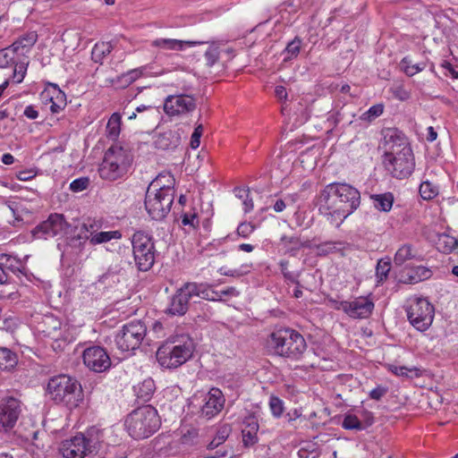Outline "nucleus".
Listing matches in <instances>:
<instances>
[{"instance_id": "obj_2", "label": "nucleus", "mask_w": 458, "mask_h": 458, "mask_svg": "<svg viewBox=\"0 0 458 458\" xmlns=\"http://www.w3.org/2000/svg\"><path fill=\"white\" fill-rule=\"evenodd\" d=\"M267 347L274 355L297 361L306 352L307 343L298 331L290 327H280L268 335Z\"/></svg>"}, {"instance_id": "obj_1", "label": "nucleus", "mask_w": 458, "mask_h": 458, "mask_svg": "<svg viewBox=\"0 0 458 458\" xmlns=\"http://www.w3.org/2000/svg\"><path fill=\"white\" fill-rule=\"evenodd\" d=\"M318 201L320 213L330 225L339 227L359 208L360 193L349 183L333 182L320 191Z\"/></svg>"}, {"instance_id": "obj_45", "label": "nucleus", "mask_w": 458, "mask_h": 458, "mask_svg": "<svg viewBox=\"0 0 458 458\" xmlns=\"http://www.w3.org/2000/svg\"><path fill=\"white\" fill-rule=\"evenodd\" d=\"M388 369L398 377H411L412 375L419 376V369L416 367L407 368L405 366L389 365Z\"/></svg>"}, {"instance_id": "obj_57", "label": "nucleus", "mask_w": 458, "mask_h": 458, "mask_svg": "<svg viewBox=\"0 0 458 458\" xmlns=\"http://www.w3.org/2000/svg\"><path fill=\"white\" fill-rule=\"evenodd\" d=\"M392 93L395 98L401 101H405L411 97L410 92L403 85L394 86L392 89Z\"/></svg>"}, {"instance_id": "obj_41", "label": "nucleus", "mask_w": 458, "mask_h": 458, "mask_svg": "<svg viewBox=\"0 0 458 458\" xmlns=\"http://www.w3.org/2000/svg\"><path fill=\"white\" fill-rule=\"evenodd\" d=\"M250 267L251 265L250 264H242L238 268H227L226 267H221L218 268L217 272L222 276L238 278L247 275L250 271Z\"/></svg>"}, {"instance_id": "obj_55", "label": "nucleus", "mask_w": 458, "mask_h": 458, "mask_svg": "<svg viewBox=\"0 0 458 458\" xmlns=\"http://www.w3.org/2000/svg\"><path fill=\"white\" fill-rule=\"evenodd\" d=\"M89 184V179L88 177H80L70 183V190L73 192H79L86 190Z\"/></svg>"}, {"instance_id": "obj_34", "label": "nucleus", "mask_w": 458, "mask_h": 458, "mask_svg": "<svg viewBox=\"0 0 458 458\" xmlns=\"http://www.w3.org/2000/svg\"><path fill=\"white\" fill-rule=\"evenodd\" d=\"M21 56L18 55V53L15 49L10 46L8 47L3 48L0 50V68H7L9 66H13L15 62H17L18 58Z\"/></svg>"}, {"instance_id": "obj_3", "label": "nucleus", "mask_w": 458, "mask_h": 458, "mask_svg": "<svg viewBox=\"0 0 458 458\" xmlns=\"http://www.w3.org/2000/svg\"><path fill=\"white\" fill-rule=\"evenodd\" d=\"M133 161V155L127 144L117 142L105 153L98 173L102 179L115 181L125 175Z\"/></svg>"}, {"instance_id": "obj_63", "label": "nucleus", "mask_w": 458, "mask_h": 458, "mask_svg": "<svg viewBox=\"0 0 458 458\" xmlns=\"http://www.w3.org/2000/svg\"><path fill=\"white\" fill-rule=\"evenodd\" d=\"M441 67L445 70V75L450 74L454 79L458 78V72L454 68V66L447 61H444L441 64Z\"/></svg>"}, {"instance_id": "obj_9", "label": "nucleus", "mask_w": 458, "mask_h": 458, "mask_svg": "<svg viewBox=\"0 0 458 458\" xmlns=\"http://www.w3.org/2000/svg\"><path fill=\"white\" fill-rule=\"evenodd\" d=\"M409 322L419 331H426L434 319V306L422 297L414 298L406 308Z\"/></svg>"}, {"instance_id": "obj_47", "label": "nucleus", "mask_w": 458, "mask_h": 458, "mask_svg": "<svg viewBox=\"0 0 458 458\" xmlns=\"http://www.w3.org/2000/svg\"><path fill=\"white\" fill-rule=\"evenodd\" d=\"M342 427L345 429H356L362 430L365 428L362 422L358 419L356 415L346 414L342 422Z\"/></svg>"}, {"instance_id": "obj_23", "label": "nucleus", "mask_w": 458, "mask_h": 458, "mask_svg": "<svg viewBox=\"0 0 458 458\" xmlns=\"http://www.w3.org/2000/svg\"><path fill=\"white\" fill-rule=\"evenodd\" d=\"M42 98L51 103L50 110L53 114H57L66 106V96L56 84H50V88L41 94Z\"/></svg>"}, {"instance_id": "obj_48", "label": "nucleus", "mask_w": 458, "mask_h": 458, "mask_svg": "<svg viewBox=\"0 0 458 458\" xmlns=\"http://www.w3.org/2000/svg\"><path fill=\"white\" fill-rule=\"evenodd\" d=\"M402 67L404 72L408 76H413L414 74L421 72L425 68L423 64H411L408 57H404L401 62Z\"/></svg>"}, {"instance_id": "obj_60", "label": "nucleus", "mask_w": 458, "mask_h": 458, "mask_svg": "<svg viewBox=\"0 0 458 458\" xmlns=\"http://www.w3.org/2000/svg\"><path fill=\"white\" fill-rule=\"evenodd\" d=\"M230 432H231L230 426L225 425V426L221 427L217 430L216 435L215 437L216 438V442H218V444H223L229 437Z\"/></svg>"}, {"instance_id": "obj_54", "label": "nucleus", "mask_w": 458, "mask_h": 458, "mask_svg": "<svg viewBox=\"0 0 458 458\" xmlns=\"http://www.w3.org/2000/svg\"><path fill=\"white\" fill-rule=\"evenodd\" d=\"M181 217L183 226H189L191 229H196L199 226V218L196 213H184Z\"/></svg>"}, {"instance_id": "obj_22", "label": "nucleus", "mask_w": 458, "mask_h": 458, "mask_svg": "<svg viewBox=\"0 0 458 458\" xmlns=\"http://www.w3.org/2000/svg\"><path fill=\"white\" fill-rule=\"evenodd\" d=\"M259 421L255 415L245 417L242 428V445L245 448H250L259 442Z\"/></svg>"}, {"instance_id": "obj_30", "label": "nucleus", "mask_w": 458, "mask_h": 458, "mask_svg": "<svg viewBox=\"0 0 458 458\" xmlns=\"http://www.w3.org/2000/svg\"><path fill=\"white\" fill-rule=\"evenodd\" d=\"M17 364V354L6 347H0V370L11 372Z\"/></svg>"}, {"instance_id": "obj_56", "label": "nucleus", "mask_w": 458, "mask_h": 458, "mask_svg": "<svg viewBox=\"0 0 458 458\" xmlns=\"http://www.w3.org/2000/svg\"><path fill=\"white\" fill-rule=\"evenodd\" d=\"M255 230V226L251 223L243 222L237 227V234L242 238H247Z\"/></svg>"}, {"instance_id": "obj_11", "label": "nucleus", "mask_w": 458, "mask_h": 458, "mask_svg": "<svg viewBox=\"0 0 458 458\" xmlns=\"http://www.w3.org/2000/svg\"><path fill=\"white\" fill-rule=\"evenodd\" d=\"M191 87L184 85L182 92L169 95L164 102V111L170 116L186 114L196 109V98L190 94Z\"/></svg>"}, {"instance_id": "obj_39", "label": "nucleus", "mask_w": 458, "mask_h": 458, "mask_svg": "<svg viewBox=\"0 0 458 458\" xmlns=\"http://www.w3.org/2000/svg\"><path fill=\"white\" fill-rule=\"evenodd\" d=\"M301 46V40L295 37L291 42H289L282 53L284 55V61L287 62L293 58H296L300 53Z\"/></svg>"}, {"instance_id": "obj_37", "label": "nucleus", "mask_w": 458, "mask_h": 458, "mask_svg": "<svg viewBox=\"0 0 458 458\" xmlns=\"http://www.w3.org/2000/svg\"><path fill=\"white\" fill-rule=\"evenodd\" d=\"M122 237V233L120 231H109V232H98L95 234H92V237L89 239V242L92 245H97L104 242H110L111 240H117Z\"/></svg>"}, {"instance_id": "obj_61", "label": "nucleus", "mask_w": 458, "mask_h": 458, "mask_svg": "<svg viewBox=\"0 0 458 458\" xmlns=\"http://www.w3.org/2000/svg\"><path fill=\"white\" fill-rule=\"evenodd\" d=\"M290 202H291V199L289 197H286L284 199H282V198L276 199L273 205V209L276 213L283 212L285 209V208L289 205Z\"/></svg>"}, {"instance_id": "obj_19", "label": "nucleus", "mask_w": 458, "mask_h": 458, "mask_svg": "<svg viewBox=\"0 0 458 458\" xmlns=\"http://www.w3.org/2000/svg\"><path fill=\"white\" fill-rule=\"evenodd\" d=\"M187 284L185 283L172 296L166 313L173 316H182L189 310L190 301L192 299Z\"/></svg>"}, {"instance_id": "obj_21", "label": "nucleus", "mask_w": 458, "mask_h": 458, "mask_svg": "<svg viewBox=\"0 0 458 458\" xmlns=\"http://www.w3.org/2000/svg\"><path fill=\"white\" fill-rule=\"evenodd\" d=\"M183 136L184 131L182 128L169 129L158 133L154 143L157 148L174 150L181 145Z\"/></svg>"}, {"instance_id": "obj_10", "label": "nucleus", "mask_w": 458, "mask_h": 458, "mask_svg": "<svg viewBox=\"0 0 458 458\" xmlns=\"http://www.w3.org/2000/svg\"><path fill=\"white\" fill-rule=\"evenodd\" d=\"M147 327L140 320L125 324L116 334L114 342L122 352H132L140 347L146 336Z\"/></svg>"}, {"instance_id": "obj_8", "label": "nucleus", "mask_w": 458, "mask_h": 458, "mask_svg": "<svg viewBox=\"0 0 458 458\" xmlns=\"http://www.w3.org/2000/svg\"><path fill=\"white\" fill-rule=\"evenodd\" d=\"M132 251L135 264L139 270L148 271L155 263L156 249L150 235L138 231L131 238Z\"/></svg>"}, {"instance_id": "obj_28", "label": "nucleus", "mask_w": 458, "mask_h": 458, "mask_svg": "<svg viewBox=\"0 0 458 458\" xmlns=\"http://www.w3.org/2000/svg\"><path fill=\"white\" fill-rule=\"evenodd\" d=\"M38 40V34L36 31H30L21 36L11 46L18 53L21 57H27L26 55L30 51L31 47Z\"/></svg>"}, {"instance_id": "obj_14", "label": "nucleus", "mask_w": 458, "mask_h": 458, "mask_svg": "<svg viewBox=\"0 0 458 458\" xmlns=\"http://www.w3.org/2000/svg\"><path fill=\"white\" fill-rule=\"evenodd\" d=\"M69 224L65 221L64 216L62 214H51L48 218L31 230L34 239H44L67 233Z\"/></svg>"}, {"instance_id": "obj_35", "label": "nucleus", "mask_w": 458, "mask_h": 458, "mask_svg": "<svg viewBox=\"0 0 458 458\" xmlns=\"http://www.w3.org/2000/svg\"><path fill=\"white\" fill-rule=\"evenodd\" d=\"M113 46L110 42L97 43L92 51L91 57L95 63H101L102 60L111 53Z\"/></svg>"}, {"instance_id": "obj_44", "label": "nucleus", "mask_w": 458, "mask_h": 458, "mask_svg": "<svg viewBox=\"0 0 458 458\" xmlns=\"http://www.w3.org/2000/svg\"><path fill=\"white\" fill-rule=\"evenodd\" d=\"M101 227L102 222L100 220L88 218L81 224L79 230L83 234L87 233L90 238L92 237V234L97 233Z\"/></svg>"}, {"instance_id": "obj_24", "label": "nucleus", "mask_w": 458, "mask_h": 458, "mask_svg": "<svg viewBox=\"0 0 458 458\" xmlns=\"http://www.w3.org/2000/svg\"><path fill=\"white\" fill-rule=\"evenodd\" d=\"M280 246L284 250V254L291 257H296L299 251L303 248H311L310 242H302L297 235H282L280 238Z\"/></svg>"}, {"instance_id": "obj_31", "label": "nucleus", "mask_w": 458, "mask_h": 458, "mask_svg": "<svg viewBox=\"0 0 458 458\" xmlns=\"http://www.w3.org/2000/svg\"><path fill=\"white\" fill-rule=\"evenodd\" d=\"M155 389V382L150 377L144 379L138 386H134V392L137 398L144 403L150 400Z\"/></svg>"}, {"instance_id": "obj_59", "label": "nucleus", "mask_w": 458, "mask_h": 458, "mask_svg": "<svg viewBox=\"0 0 458 458\" xmlns=\"http://www.w3.org/2000/svg\"><path fill=\"white\" fill-rule=\"evenodd\" d=\"M442 240L445 244V246L443 247V251L451 252V251L456 250V245L458 244V240H456L454 237L444 235L442 237Z\"/></svg>"}, {"instance_id": "obj_7", "label": "nucleus", "mask_w": 458, "mask_h": 458, "mask_svg": "<svg viewBox=\"0 0 458 458\" xmlns=\"http://www.w3.org/2000/svg\"><path fill=\"white\" fill-rule=\"evenodd\" d=\"M174 189L160 185L158 179L148 185L145 197V208L153 220L161 221L167 216L174 202Z\"/></svg>"}, {"instance_id": "obj_58", "label": "nucleus", "mask_w": 458, "mask_h": 458, "mask_svg": "<svg viewBox=\"0 0 458 458\" xmlns=\"http://www.w3.org/2000/svg\"><path fill=\"white\" fill-rule=\"evenodd\" d=\"M203 132V126L201 124L198 125L191 137L190 146L191 148L195 149L199 148L200 144V137Z\"/></svg>"}, {"instance_id": "obj_40", "label": "nucleus", "mask_w": 458, "mask_h": 458, "mask_svg": "<svg viewBox=\"0 0 458 458\" xmlns=\"http://www.w3.org/2000/svg\"><path fill=\"white\" fill-rule=\"evenodd\" d=\"M391 269L390 259H380L376 267L377 283L382 284L387 279Z\"/></svg>"}, {"instance_id": "obj_29", "label": "nucleus", "mask_w": 458, "mask_h": 458, "mask_svg": "<svg viewBox=\"0 0 458 458\" xmlns=\"http://www.w3.org/2000/svg\"><path fill=\"white\" fill-rule=\"evenodd\" d=\"M347 246L349 244L344 242H324L314 245L312 248L316 250L318 256H327L336 252L343 254Z\"/></svg>"}, {"instance_id": "obj_13", "label": "nucleus", "mask_w": 458, "mask_h": 458, "mask_svg": "<svg viewBox=\"0 0 458 458\" xmlns=\"http://www.w3.org/2000/svg\"><path fill=\"white\" fill-rule=\"evenodd\" d=\"M23 411L22 402L13 396L0 399V431L9 432L16 425Z\"/></svg>"}, {"instance_id": "obj_53", "label": "nucleus", "mask_w": 458, "mask_h": 458, "mask_svg": "<svg viewBox=\"0 0 458 458\" xmlns=\"http://www.w3.org/2000/svg\"><path fill=\"white\" fill-rule=\"evenodd\" d=\"M143 73V70L141 68L132 69L121 76V79L124 81L126 86L134 82L137 79H139Z\"/></svg>"}, {"instance_id": "obj_4", "label": "nucleus", "mask_w": 458, "mask_h": 458, "mask_svg": "<svg viewBox=\"0 0 458 458\" xmlns=\"http://www.w3.org/2000/svg\"><path fill=\"white\" fill-rule=\"evenodd\" d=\"M125 428L134 439H144L158 430L161 420L157 411L151 405L133 410L125 420Z\"/></svg>"}, {"instance_id": "obj_16", "label": "nucleus", "mask_w": 458, "mask_h": 458, "mask_svg": "<svg viewBox=\"0 0 458 458\" xmlns=\"http://www.w3.org/2000/svg\"><path fill=\"white\" fill-rule=\"evenodd\" d=\"M384 157L403 153L411 148L405 135L396 128H387L383 131Z\"/></svg>"}, {"instance_id": "obj_38", "label": "nucleus", "mask_w": 458, "mask_h": 458, "mask_svg": "<svg viewBox=\"0 0 458 458\" xmlns=\"http://www.w3.org/2000/svg\"><path fill=\"white\" fill-rule=\"evenodd\" d=\"M414 258L415 254L410 244H404L396 251L394 258V262L396 266H402L407 260L412 259Z\"/></svg>"}, {"instance_id": "obj_42", "label": "nucleus", "mask_w": 458, "mask_h": 458, "mask_svg": "<svg viewBox=\"0 0 458 458\" xmlns=\"http://www.w3.org/2000/svg\"><path fill=\"white\" fill-rule=\"evenodd\" d=\"M14 69H13V79L15 82L21 83L26 74L27 67L29 65L28 57H20L17 62H15Z\"/></svg>"}, {"instance_id": "obj_18", "label": "nucleus", "mask_w": 458, "mask_h": 458, "mask_svg": "<svg viewBox=\"0 0 458 458\" xmlns=\"http://www.w3.org/2000/svg\"><path fill=\"white\" fill-rule=\"evenodd\" d=\"M59 452L64 458H83L89 451L86 445L84 434L79 433L74 437L64 440L59 447Z\"/></svg>"}, {"instance_id": "obj_46", "label": "nucleus", "mask_w": 458, "mask_h": 458, "mask_svg": "<svg viewBox=\"0 0 458 458\" xmlns=\"http://www.w3.org/2000/svg\"><path fill=\"white\" fill-rule=\"evenodd\" d=\"M420 194L424 199H432L438 194V188L430 182L426 181L420 186Z\"/></svg>"}, {"instance_id": "obj_62", "label": "nucleus", "mask_w": 458, "mask_h": 458, "mask_svg": "<svg viewBox=\"0 0 458 458\" xmlns=\"http://www.w3.org/2000/svg\"><path fill=\"white\" fill-rule=\"evenodd\" d=\"M387 393V388L378 386L369 392V397L373 400L379 401Z\"/></svg>"}, {"instance_id": "obj_6", "label": "nucleus", "mask_w": 458, "mask_h": 458, "mask_svg": "<svg viewBox=\"0 0 458 458\" xmlns=\"http://www.w3.org/2000/svg\"><path fill=\"white\" fill-rule=\"evenodd\" d=\"M193 351L192 340L188 335H182L162 344L157 351V360L164 368L175 369L185 363Z\"/></svg>"}, {"instance_id": "obj_50", "label": "nucleus", "mask_w": 458, "mask_h": 458, "mask_svg": "<svg viewBox=\"0 0 458 458\" xmlns=\"http://www.w3.org/2000/svg\"><path fill=\"white\" fill-rule=\"evenodd\" d=\"M19 263V261L7 254H2L0 256V267H2L3 270L5 271V269L11 270L13 272H15L16 270H19V267L16 266Z\"/></svg>"}, {"instance_id": "obj_26", "label": "nucleus", "mask_w": 458, "mask_h": 458, "mask_svg": "<svg viewBox=\"0 0 458 458\" xmlns=\"http://www.w3.org/2000/svg\"><path fill=\"white\" fill-rule=\"evenodd\" d=\"M186 284L192 299L199 298L211 301H219L220 294L217 291L213 290L210 285L202 283L198 284L196 282H188Z\"/></svg>"}, {"instance_id": "obj_36", "label": "nucleus", "mask_w": 458, "mask_h": 458, "mask_svg": "<svg viewBox=\"0 0 458 458\" xmlns=\"http://www.w3.org/2000/svg\"><path fill=\"white\" fill-rule=\"evenodd\" d=\"M84 437L89 453H92L102 441V431L95 427H92L87 430L86 434H84Z\"/></svg>"}, {"instance_id": "obj_20", "label": "nucleus", "mask_w": 458, "mask_h": 458, "mask_svg": "<svg viewBox=\"0 0 458 458\" xmlns=\"http://www.w3.org/2000/svg\"><path fill=\"white\" fill-rule=\"evenodd\" d=\"M344 313L355 319L368 318L374 310L373 301L362 296L349 301V304H344Z\"/></svg>"}, {"instance_id": "obj_64", "label": "nucleus", "mask_w": 458, "mask_h": 458, "mask_svg": "<svg viewBox=\"0 0 458 458\" xmlns=\"http://www.w3.org/2000/svg\"><path fill=\"white\" fill-rule=\"evenodd\" d=\"M23 114L27 118L30 120H35L38 117V112L34 108L33 106H26Z\"/></svg>"}, {"instance_id": "obj_52", "label": "nucleus", "mask_w": 458, "mask_h": 458, "mask_svg": "<svg viewBox=\"0 0 458 458\" xmlns=\"http://www.w3.org/2000/svg\"><path fill=\"white\" fill-rule=\"evenodd\" d=\"M269 407L272 414L278 418L284 412V404L281 399L276 396H271L269 400Z\"/></svg>"}, {"instance_id": "obj_25", "label": "nucleus", "mask_w": 458, "mask_h": 458, "mask_svg": "<svg viewBox=\"0 0 458 458\" xmlns=\"http://www.w3.org/2000/svg\"><path fill=\"white\" fill-rule=\"evenodd\" d=\"M432 276V271L423 266L414 267L404 270L400 276L399 281L403 284H414L427 280Z\"/></svg>"}, {"instance_id": "obj_49", "label": "nucleus", "mask_w": 458, "mask_h": 458, "mask_svg": "<svg viewBox=\"0 0 458 458\" xmlns=\"http://www.w3.org/2000/svg\"><path fill=\"white\" fill-rule=\"evenodd\" d=\"M384 106L377 104L370 106L368 111L360 115V119L367 122H371L383 114Z\"/></svg>"}, {"instance_id": "obj_15", "label": "nucleus", "mask_w": 458, "mask_h": 458, "mask_svg": "<svg viewBox=\"0 0 458 458\" xmlns=\"http://www.w3.org/2000/svg\"><path fill=\"white\" fill-rule=\"evenodd\" d=\"M83 363L90 370L104 372L111 367V359L106 350L99 345L86 348L82 354Z\"/></svg>"}, {"instance_id": "obj_33", "label": "nucleus", "mask_w": 458, "mask_h": 458, "mask_svg": "<svg viewBox=\"0 0 458 458\" xmlns=\"http://www.w3.org/2000/svg\"><path fill=\"white\" fill-rule=\"evenodd\" d=\"M88 240H89V235L87 233L85 234H83L79 230L78 233H76L72 236L67 237L66 244H67V247H69L72 250V251H74L76 254H79L84 249V246Z\"/></svg>"}, {"instance_id": "obj_32", "label": "nucleus", "mask_w": 458, "mask_h": 458, "mask_svg": "<svg viewBox=\"0 0 458 458\" xmlns=\"http://www.w3.org/2000/svg\"><path fill=\"white\" fill-rule=\"evenodd\" d=\"M373 206L376 209L382 212H389L393 207L394 195L392 192H385L380 194H373L370 196Z\"/></svg>"}, {"instance_id": "obj_43", "label": "nucleus", "mask_w": 458, "mask_h": 458, "mask_svg": "<svg viewBox=\"0 0 458 458\" xmlns=\"http://www.w3.org/2000/svg\"><path fill=\"white\" fill-rule=\"evenodd\" d=\"M121 115L114 113L109 118L106 125L107 134L112 139H116L120 133Z\"/></svg>"}, {"instance_id": "obj_12", "label": "nucleus", "mask_w": 458, "mask_h": 458, "mask_svg": "<svg viewBox=\"0 0 458 458\" xmlns=\"http://www.w3.org/2000/svg\"><path fill=\"white\" fill-rule=\"evenodd\" d=\"M384 165L386 171L397 179L409 177L415 167V161L411 148H407L403 153L384 157Z\"/></svg>"}, {"instance_id": "obj_27", "label": "nucleus", "mask_w": 458, "mask_h": 458, "mask_svg": "<svg viewBox=\"0 0 458 458\" xmlns=\"http://www.w3.org/2000/svg\"><path fill=\"white\" fill-rule=\"evenodd\" d=\"M207 41H192V40H179L173 38H157L152 41L151 46L159 47L166 50H177L181 51L184 49V47H194L201 44H208Z\"/></svg>"}, {"instance_id": "obj_17", "label": "nucleus", "mask_w": 458, "mask_h": 458, "mask_svg": "<svg viewBox=\"0 0 458 458\" xmlns=\"http://www.w3.org/2000/svg\"><path fill=\"white\" fill-rule=\"evenodd\" d=\"M225 396L219 388L213 387L203 395L199 416L210 420L216 416L225 406Z\"/></svg>"}, {"instance_id": "obj_51", "label": "nucleus", "mask_w": 458, "mask_h": 458, "mask_svg": "<svg viewBox=\"0 0 458 458\" xmlns=\"http://www.w3.org/2000/svg\"><path fill=\"white\" fill-rule=\"evenodd\" d=\"M207 65L213 66L219 58L218 47L212 44L205 52Z\"/></svg>"}, {"instance_id": "obj_5", "label": "nucleus", "mask_w": 458, "mask_h": 458, "mask_svg": "<svg viewBox=\"0 0 458 458\" xmlns=\"http://www.w3.org/2000/svg\"><path fill=\"white\" fill-rule=\"evenodd\" d=\"M47 391L57 403L70 409L78 407L83 400V391L79 381L67 375H58L49 379Z\"/></svg>"}]
</instances>
